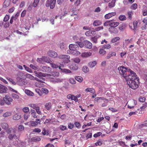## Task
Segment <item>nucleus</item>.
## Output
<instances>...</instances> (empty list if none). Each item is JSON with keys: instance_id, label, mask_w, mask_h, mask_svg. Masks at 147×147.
<instances>
[{"instance_id": "nucleus-1", "label": "nucleus", "mask_w": 147, "mask_h": 147, "mask_svg": "<svg viewBox=\"0 0 147 147\" xmlns=\"http://www.w3.org/2000/svg\"><path fill=\"white\" fill-rule=\"evenodd\" d=\"M130 74L128 78H125L129 87L134 90L136 89L139 86V80L137 79L136 73L132 70H129Z\"/></svg>"}, {"instance_id": "nucleus-2", "label": "nucleus", "mask_w": 147, "mask_h": 147, "mask_svg": "<svg viewBox=\"0 0 147 147\" xmlns=\"http://www.w3.org/2000/svg\"><path fill=\"white\" fill-rule=\"evenodd\" d=\"M22 73L20 72L18 73V76L16 78L18 84L21 86L26 85L27 84V81L26 80L22 78Z\"/></svg>"}, {"instance_id": "nucleus-3", "label": "nucleus", "mask_w": 147, "mask_h": 147, "mask_svg": "<svg viewBox=\"0 0 147 147\" xmlns=\"http://www.w3.org/2000/svg\"><path fill=\"white\" fill-rule=\"evenodd\" d=\"M118 69L119 71V74L125 78H127V76H126V71L127 68L121 66L118 68Z\"/></svg>"}, {"instance_id": "nucleus-4", "label": "nucleus", "mask_w": 147, "mask_h": 147, "mask_svg": "<svg viewBox=\"0 0 147 147\" xmlns=\"http://www.w3.org/2000/svg\"><path fill=\"white\" fill-rule=\"evenodd\" d=\"M59 59H62L63 61V62L62 64H65V63H68L70 61V56L68 55H58L57 57Z\"/></svg>"}, {"instance_id": "nucleus-5", "label": "nucleus", "mask_w": 147, "mask_h": 147, "mask_svg": "<svg viewBox=\"0 0 147 147\" xmlns=\"http://www.w3.org/2000/svg\"><path fill=\"white\" fill-rule=\"evenodd\" d=\"M56 0H47L45 5L47 7H50L51 9H53L55 6Z\"/></svg>"}, {"instance_id": "nucleus-6", "label": "nucleus", "mask_w": 147, "mask_h": 147, "mask_svg": "<svg viewBox=\"0 0 147 147\" xmlns=\"http://www.w3.org/2000/svg\"><path fill=\"white\" fill-rule=\"evenodd\" d=\"M3 100L5 102V104L8 105L11 104V102L13 101L12 98L9 95H5V97L3 98Z\"/></svg>"}, {"instance_id": "nucleus-7", "label": "nucleus", "mask_w": 147, "mask_h": 147, "mask_svg": "<svg viewBox=\"0 0 147 147\" xmlns=\"http://www.w3.org/2000/svg\"><path fill=\"white\" fill-rule=\"evenodd\" d=\"M34 73L35 74V75L36 76L44 81L45 80V79L43 77H45L46 76V74L40 72H37L36 71H34Z\"/></svg>"}, {"instance_id": "nucleus-8", "label": "nucleus", "mask_w": 147, "mask_h": 147, "mask_svg": "<svg viewBox=\"0 0 147 147\" xmlns=\"http://www.w3.org/2000/svg\"><path fill=\"white\" fill-rule=\"evenodd\" d=\"M48 54L50 57L54 58H57L58 57V54H57V53L52 51H49L48 52Z\"/></svg>"}, {"instance_id": "nucleus-9", "label": "nucleus", "mask_w": 147, "mask_h": 147, "mask_svg": "<svg viewBox=\"0 0 147 147\" xmlns=\"http://www.w3.org/2000/svg\"><path fill=\"white\" fill-rule=\"evenodd\" d=\"M116 14L115 12H112L109 13L107 14H106L104 16V17L106 19H109L115 16Z\"/></svg>"}, {"instance_id": "nucleus-10", "label": "nucleus", "mask_w": 147, "mask_h": 147, "mask_svg": "<svg viewBox=\"0 0 147 147\" xmlns=\"http://www.w3.org/2000/svg\"><path fill=\"white\" fill-rule=\"evenodd\" d=\"M109 31L112 34H117L118 32V30L113 27H110L109 29Z\"/></svg>"}, {"instance_id": "nucleus-11", "label": "nucleus", "mask_w": 147, "mask_h": 147, "mask_svg": "<svg viewBox=\"0 0 147 147\" xmlns=\"http://www.w3.org/2000/svg\"><path fill=\"white\" fill-rule=\"evenodd\" d=\"M8 89L5 86L0 84V93H5Z\"/></svg>"}, {"instance_id": "nucleus-12", "label": "nucleus", "mask_w": 147, "mask_h": 147, "mask_svg": "<svg viewBox=\"0 0 147 147\" xmlns=\"http://www.w3.org/2000/svg\"><path fill=\"white\" fill-rule=\"evenodd\" d=\"M68 48L69 50L71 51H75L78 48V45L75 44H70L69 45Z\"/></svg>"}, {"instance_id": "nucleus-13", "label": "nucleus", "mask_w": 147, "mask_h": 147, "mask_svg": "<svg viewBox=\"0 0 147 147\" xmlns=\"http://www.w3.org/2000/svg\"><path fill=\"white\" fill-rule=\"evenodd\" d=\"M84 44L86 48L91 49L92 47V44L90 42L87 40L84 41Z\"/></svg>"}, {"instance_id": "nucleus-14", "label": "nucleus", "mask_w": 147, "mask_h": 147, "mask_svg": "<svg viewBox=\"0 0 147 147\" xmlns=\"http://www.w3.org/2000/svg\"><path fill=\"white\" fill-rule=\"evenodd\" d=\"M92 53L90 52H84L81 54V56L83 58H87L91 56Z\"/></svg>"}, {"instance_id": "nucleus-15", "label": "nucleus", "mask_w": 147, "mask_h": 147, "mask_svg": "<svg viewBox=\"0 0 147 147\" xmlns=\"http://www.w3.org/2000/svg\"><path fill=\"white\" fill-rule=\"evenodd\" d=\"M50 64H51V67L55 68V69H57V68H59V69H61V67H64V65L63 64H60L61 66H58V65H56L55 64H54L53 63H50Z\"/></svg>"}, {"instance_id": "nucleus-16", "label": "nucleus", "mask_w": 147, "mask_h": 147, "mask_svg": "<svg viewBox=\"0 0 147 147\" xmlns=\"http://www.w3.org/2000/svg\"><path fill=\"white\" fill-rule=\"evenodd\" d=\"M67 97L68 99H71L72 100H74L75 102H78V98L75 97V96L73 95L68 94Z\"/></svg>"}, {"instance_id": "nucleus-17", "label": "nucleus", "mask_w": 147, "mask_h": 147, "mask_svg": "<svg viewBox=\"0 0 147 147\" xmlns=\"http://www.w3.org/2000/svg\"><path fill=\"white\" fill-rule=\"evenodd\" d=\"M69 68L71 70L73 71H76L78 69V65L76 64H72L70 65Z\"/></svg>"}, {"instance_id": "nucleus-18", "label": "nucleus", "mask_w": 147, "mask_h": 147, "mask_svg": "<svg viewBox=\"0 0 147 147\" xmlns=\"http://www.w3.org/2000/svg\"><path fill=\"white\" fill-rule=\"evenodd\" d=\"M110 27H116L119 24V23L118 22H114L113 20H111Z\"/></svg>"}, {"instance_id": "nucleus-19", "label": "nucleus", "mask_w": 147, "mask_h": 147, "mask_svg": "<svg viewBox=\"0 0 147 147\" xmlns=\"http://www.w3.org/2000/svg\"><path fill=\"white\" fill-rule=\"evenodd\" d=\"M51 103L50 102H49L45 104V107L47 110L49 111L51 108Z\"/></svg>"}, {"instance_id": "nucleus-20", "label": "nucleus", "mask_w": 147, "mask_h": 147, "mask_svg": "<svg viewBox=\"0 0 147 147\" xmlns=\"http://www.w3.org/2000/svg\"><path fill=\"white\" fill-rule=\"evenodd\" d=\"M95 31L89 30L85 33V35L87 36H92V34H95Z\"/></svg>"}, {"instance_id": "nucleus-21", "label": "nucleus", "mask_w": 147, "mask_h": 147, "mask_svg": "<svg viewBox=\"0 0 147 147\" xmlns=\"http://www.w3.org/2000/svg\"><path fill=\"white\" fill-rule=\"evenodd\" d=\"M115 0H112L111 2L109 3L108 6L109 8H111L115 6Z\"/></svg>"}, {"instance_id": "nucleus-22", "label": "nucleus", "mask_w": 147, "mask_h": 147, "mask_svg": "<svg viewBox=\"0 0 147 147\" xmlns=\"http://www.w3.org/2000/svg\"><path fill=\"white\" fill-rule=\"evenodd\" d=\"M116 53L115 52H112L107 54V59H108L113 56H116Z\"/></svg>"}, {"instance_id": "nucleus-23", "label": "nucleus", "mask_w": 147, "mask_h": 147, "mask_svg": "<svg viewBox=\"0 0 147 147\" xmlns=\"http://www.w3.org/2000/svg\"><path fill=\"white\" fill-rule=\"evenodd\" d=\"M126 25L125 24H123L119 26V28L120 30L123 31L126 28Z\"/></svg>"}, {"instance_id": "nucleus-24", "label": "nucleus", "mask_w": 147, "mask_h": 147, "mask_svg": "<svg viewBox=\"0 0 147 147\" xmlns=\"http://www.w3.org/2000/svg\"><path fill=\"white\" fill-rule=\"evenodd\" d=\"M102 24L101 22L99 20H95L93 23V25L95 26H97L100 25Z\"/></svg>"}, {"instance_id": "nucleus-25", "label": "nucleus", "mask_w": 147, "mask_h": 147, "mask_svg": "<svg viewBox=\"0 0 147 147\" xmlns=\"http://www.w3.org/2000/svg\"><path fill=\"white\" fill-rule=\"evenodd\" d=\"M50 75L54 77H57L59 75V73L57 72H53L51 73Z\"/></svg>"}, {"instance_id": "nucleus-26", "label": "nucleus", "mask_w": 147, "mask_h": 147, "mask_svg": "<svg viewBox=\"0 0 147 147\" xmlns=\"http://www.w3.org/2000/svg\"><path fill=\"white\" fill-rule=\"evenodd\" d=\"M41 140V138L38 136H36L32 138V140L33 142H37Z\"/></svg>"}, {"instance_id": "nucleus-27", "label": "nucleus", "mask_w": 147, "mask_h": 147, "mask_svg": "<svg viewBox=\"0 0 147 147\" xmlns=\"http://www.w3.org/2000/svg\"><path fill=\"white\" fill-rule=\"evenodd\" d=\"M1 127L2 129L6 130L8 129V125L6 123H2L1 124Z\"/></svg>"}, {"instance_id": "nucleus-28", "label": "nucleus", "mask_w": 147, "mask_h": 147, "mask_svg": "<svg viewBox=\"0 0 147 147\" xmlns=\"http://www.w3.org/2000/svg\"><path fill=\"white\" fill-rule=\"evenodd\" d=\"M40 0H34L32 4V6L34 7H36L38 5Z\"/></svg>"}, {"instance_id": "nucleus-29", "label": "nucleus", "mask_w": 147, "mask_h": 147, "mask_svg": "<svg viewBox=\"0 0 147 147\" xmlns=\"http://www.w3.org/2000/svg\"><path fill=\"white\" fill-rule=\"evenodd\" d=\"M26 77L27 78L30 79L31 80H34V78H35L29 74H26Z\"/></svg>"}, {"instance_id": "nucleus-30", "label": "nucleus", "mask_w": 147, "mask_h": 147, "mask_svg": "<svg viewBox=\"0 0 147 147\" xmlns=\"http://www.w3.org/2000/svg\"><path fill=\"white\" fill-rule=\"evenodd\" d=\"M96 64V61L93 62H91L89 63V67L91 68H93L94 67Z\"/></svg>"}, {"instance_id": "nucleus-31", "label": "nucleus", "mask_w": 147, "mask_h": 147, "mask_svg": "<svg viewBox=\"0 0 147 147\" xmlns=\"http://www.w3.org/2000/svg\"><path fill=\"white\" fill-rule=\"evenodd\" d=\"M6 79H7V80L9 81V82H11V83L13 85H15L16 84V82H15V81L13 79L9 77L6 78Z\"/></svg>"}, {"instance_id": "nucleus-32", "label": "nucleus", "mask_w": 147, "mask_h": 147, "mask_svg": "<svg viewBox=\"0 0 147 147\" xmlns=\"http://www.w3.org/2000/svg\"><path fill=\"white\" fill-rule=\"evenodd\" d=\"M60 47L61 50H65L67 48V46L66 45L63 43H61L60 45Z\"/></svg>"}, {"instance_id": "nucleus-33", "label": "nucleus", "mask_w": 147, "mask_h": 147, "mask_svg": "<svg viewBox=\"0 0 147 147\" xmlns=\"http://www.w3.org/2000/svg\"><path fill=\"white\" fill-rule=\"evenodd\" d=\"M99 53L102 55H104L106 54V51L103 49H101L99 50Z\"/></svg>"}, {"instance_id": "nucleus-34", "label": "nucleus", "mask_w": 147, "mask_h": 147, "mask_svg": "<svg viewBox=\"0 0 147 147\" xmlns=\"http://www.w3.org/2000/svg\"><path fill=\"white\" fill-rule=\"evenodd\" d=\"M25 93L27 95L30 96H33V93L28 90H25Z\"/></svg>"}, {"instance_id": "nucleus-35", "label": "nucleus", "mask_w": 147, "mask_h": 147, "mask_svg": "<svg viewBox=\"0 0 147 147\" xmlns=\"http://www.w3.org/2000/svg\"><path fill=\"white\" fill-rule=\"evenodd\" d=\"M119 18L120 20L123 21L126 20V18L124 15H121L119 16Z\"/></svg>"}, {"instance_id": "nucleus-36", "label": "nucleus", "mask_w": 147, "mask_h": 147, "mask_svg": "<svg viewBox=\"0 0 147 147\" xmlns=\"http://www.w3.org/2000/svg\"><path fill=\"white\" fill-rule=\"evenodd\" d=\"M86 91L93 93L94 92V90L93 88H88L86 89Z\"/></svg>"}, {"instance_id": "nucleus-37", "label": "nucleus", "mask_w": 147, "mask_h": 147, "mask_svg": "<svg viewBox=\"0 0 147 147\" xmlns=\"http://www.w3.org/2000/svg\"><path fill=\"white\" fill-rule=\"evenodd\" d=\"M20 118V115L18 114H16L13 116V119L15 120H18Z\"/></svg>"}, {"instance_id": "nucleus-38", "label": "nucleus", "mask_w": 147, "mask_h": 147, "mask_svg": "<svg viewBox=\"0 0 147 147\" xmlns=\"http://www.w3.org/2000/svg\"><path fill=\"white\" fill-rule=\"evenodd\" d=\"M41 82H36L35 83V86L37 87L40 88L42 87L43 84Z\"/></svg>"}, {"instance_id": "nucleus-39", "label": "nucleus", "mask_w": 147, "mask_h": 147, "mask_svg": "<svg viewBox=\"0 0 147 147\" xmlns=\"http://www.w3.org/2000/svg\"><path fill=\"white\" fill-rule=\"evenodd\" d=\"M16 32L17 34H20L22 36H26L27 35V34L28 33V32H26V33L25 34V33H23L22 32H20L18 30H16Z\"/></svg>"}, {"instance_id": "nucleus-40", "label": "nucleus", "mask_w": 147, "mask_h": 147, "mask_svg": "<svg viewBox=\"0 0 147 147\" xmlns=\"http://www.w3.org/2000/svg\"><path fill=\"white\" fill-rule=\"evenodd\" d=\"M138 5L136 3H134L130 7V9L132 10H136L137 8Z\"/></svg>"}, {"instance_id": "nucleus-41", "label": "nucleus", "mask_w": 147, "mask_h": 147, "mask_svg": "<svg viewBox=\"0 0 147 147\" xmlns=\"http://www.w3.org/2000/svg\"><path fill=\"white\" fill-rule=\"evenodd\" d=\"M31 112L32 116V117H33L34 118H36V113L35 111V110H31Z\"/></svg>"}, {"instance_id": "nucleus-42", "label": "nucleus", "mask_w": 147, "mask_h": 147, "mask_svg": "<svg viewBox=\"0 0 147 147\" xmlns=\"http://www.w3.org/2000/svg\"><path fill=\"white\" fill-rule=\"evenodd\" d=\"M133 11H128L127 12V14L129 19H131L132 16L133 15Z\"/></svg>"}, {"instance_id": "nucleus-43", "label": "nucleus", "mask_w": 147, "mask_h": 147, "mask_svg": "<svg viewBox=\"0 0 147 147\" xmlns=\"http://www.w3.org/2000/svg\"><path fill=\"white\" fill-rule=\"evenodd\" d=\"M75 80H76L78 81L81 82L82 81V78L80 76H78L75 77Z\"/></svg>"}, {"instance_id": "nucleus-44", "label": "nucleus", "mask_w": 147, "mask_h": 147, "mask_svg": "<svg viewBox=\"0 0 147 147\" xmlns=\"http://www.w3.org/2000/svg\"><path fill=\"white\" fill-rule=\"evenodd\" d=\"M41 59H43V61H44L45 62H46L47 63H49L50 61V59L47 57H43Z\"/></svg>"}, {"instance_id": "nucleus-45", "label": "nucleus", "mask_w": 147, "mask_h": 147, "mask_svg": "<svg viewBox=\"0 0 147 147\" xmlns=\"http://www.w3.org/2000/svg\"><path fill=\"white\" fill-rule=\"evenodd\" d=\"M82 70L84 73H86L88 72L89 71V69L87 66H84L83 69H82Z\"/></svg>"}, {"instance_id": "nucleus-46", "label": "nucleus", "mask_w": 147, "mask_h": 147, "mask_svg": "<svg viewBox=\"0 0 147 147\" xmlns=\"http://www.w3.org/2000/svg\"><path fill=\"white\" fill-rule=\"evenodd\" d=\"M11 115V113L9 112H6L3 114V116L4 117H6L10 116Z\"/></svg>"}, {"instance_id": "nucleus-47", "label": "nucleus", "mask_w": 147, "mask_h": 147, "mask_svg": "<svg viewBox=\"0 0 147 147\" xmlns=\"http://www.w3.org/2000/svg\"><path fill=\"white\" fill-rule=\"evenodd\" d=\"M69 82L72 84H75L76 83L75 80L72 78H70L69 79Z\"/></svg>"}, {"instance_id": "nucleus-48", "label": "nucleus", "mask_w": 147, "mask_h": 147, "mask_svg": "<svg viewBox=\"0 0 147 147\" xmlns=\"http://www.w3.org/2000/svg\"><path fill=\"white\" fill-rule=\"evenodd\" d=\"M111 48V46L109 44L103 46L102 49H109Z\"/></svg>"}, {"instance_id": "nucleus-49", "label": "nucleus", "mask_w": 147, "mask_h": 147, "mask_svg": "<svg viewBox=\"0 0 147 147\" xmlns=\"http://www.w3.org/2000/svg\"><path fill=\"white\" fill-rule=\"evenodd\" d=\"M74 125H75V127L79 129L81 127V124L79 122L75 121L74 122Z\"/></svg>"}, {"instance_id": "nucleus-50", "label": "nucleus", "mask_w": 147, "mask_h": 147, "mask_svg": "<svg viewBox=\"0 0 147 147\" xmlns=\"http://www.w3.org/2000/svg\"><path fill=\"white\" fill-rule=\"evenodd\" d=\"M31 125L32 127H36L38 123L36 122H35L34 121H32L30 122Z\"/></svg>"}, {"instance_id": "nucleus-51", "label": "nucleus", "mask_w": 147, "mask_h": 147, "mask_svg": "<svg viewBox=\"0 0 147 147\" xmlns=\"http://www.w3.org/2000/svg\"><path fill=\"white\" fill-rule=\"evenodd\" d=\"M61 70V71H62L63 72L65 73H71V71L70 70L67 69H60Z\"/></svg>"}, {"instance_id": "nucleus-52", "label": "nucleus", "mask_w": 147, "mask_h": 147, "mask_svg": "<svg viewBox=\"0 0 147 147\" xmlns=\"http://www.w3.org/2000/svg\"><path fill=\"white\" fill-rule=\"evenodd\" d=\"M59 128L61 131H64L67 129L66 127L63 125H60L59 126Z\"/></svg>"}, {"instance_id": "nucleus-53", "label": "nucleus", "mask_w": 147, "mask_h": 147, "mask_svg": "<svg viewBox=\"0 0 147 147\" xmlns=\"http://www.w3.org/2000/svg\"><path fill=\"white\" fill-rule=\"evenodd\" d=\"M119 39L120 38H119V37H114L112 39V40H111V42L114 43L119 40Z\"/></svg>"}, {"instance_id": "nucleus-54", "label": "nucleus", "mask_w": 147, "mask_h": 147, "mask_svg": "<svg viewBox=\"0 0 147 147\" xmlns=\"http://www.w3.org/2000/svg\"><path fill=\"white\" fill-rule=\"evenodd\" d=\"M75 43L78 44V45H79V46H80V47L82 48L84 47V45L83 43L79 41H77L75 42Z\"/></svg>"}, {"instance_id": "nucleus-55", "label": "nucleus", "mask_w": 147, "mask_h": 147, "mask_svg": "<svg viewBox=\"0 0 147 147\" xmlns=\"http://www.w3.org/2000/svg\"><path fill=\"white\" fill-rule=\"evenodd\" d=\"M28 106L29 107H30L34 109L37 107H38L36 106V105L35 104H30L28 105Z\"/></svg>"}, {"instance_id": "nucleus-56", "label": "nucleus", "mask_w": 147, "mask_h": 147, "mask_svg": "<svg viewBox=\"0 0 147 147\" xmlns=\"http://www.w3.org/2000/svg\"><path fill=\"white\" fill-rule=\"evenodd\" d=\"M142 13L143 16H147V8L143 9L142 10Z\"/></svg>"}, {"instance_id": "nucleus-57", "label": "nucleus", "mask_w": 147, "mask_h": 147, "mask_svg": "<svg viewBox=\"0 0 147 147\" xmlns=\"http://www.w3.org/2000/svg\"><path fill=\"white\" fill-rule=\"evenodd\" d=\"M30 67L34 70H37L38 69V68L37 66H35L32 64L30 65Z\"/></svg>"}, {"instance_id": "nucleus-58", "label": "nucleus", "mask_w": 147, "mask_h": 147, "mask_svg": "<svg viewBox=\"0 0 147 147\" xmlns=\"http://www.w3.org/2000/svg\"><path fill=\"white\" fill-rule=\"evenodd\" d=\"M33 132H34L39 133L41 132V129L38 128H35L33 129Z\"/></svg>"}, {"instance_id": "nucleus-59", "label": "nucleus", "mask_w": 147, "mask_h": 147, "mask_svg": "<svg viewBox=\"0 0 147 147\" xmlns=\"http://www.w3.org/2000/svg\"><path fill=\"white\" fill-rule=\"evenodd\" d=\"M16 136V135L15 134H10V135H9L8 138L9 139H10V140H12L13 138Z\"/></svg>"}, {"instance_id": "nucleus-60", "label": "nucleus", "mask_w": 147, "mask_h": 147, "mask_svg": "<svg viewBox=\"0 0 147 147\" xmlns=\"http://www.w3.org/2000/svg\"><path fill=\"white\" fill-rule=\"evenodd\" d=\"M111 22V20L107 21L104 24V26H110Z\"/></svg>"}, {"instance_id": "nucleus-61", "label": "nucleus", "mask_w": 147, "mask_h": 147, "mask_svg": "<svg viewBox=\"0 0 147 147\" xmlns=\"http://www.w3.org/2000/svg\"><path fill=\"white\" fill-rule=\"evenodd\" d=\"M11 96H12V97L14 98L18 99L19 98V96L16 94L12 93Z\"/></svg>"}, {"instance_id": "nucleus-62", "label": "nucleus", "mask_w": 147, "mask_h": 147, "mask_svg": "<svg viewBox=\"0 0 147 147\" xmlns=\"http://www.w3.org/2000/svg\"><path fill=\"white\" fill-rule=\"evenodd\" d=\"M24 129V126L22 125H20L18 126V130L20 131H23Z\"/></svg>"}, {"instance_id": "nucleus-63", "label": "nucleus", "mask_w": 147, "mask_h": 147, "mask_svg": "<svg viewBox=\"0 0 147 147\" xmlns=\"http://www.w3.org/2000/svg\"><path fill=\"white\" fill-rule=\"evenodd\" d=\"M80 0H76L74 3V5L76 6H78L80 4Z\"/></svg>"}, {"instance_id": "nucleus-64", "label": "nucleus", "mask_w": 147, "mask_h": 147, "mask_svg": "<svg viewBox=\"0 0 147 147\" xmlns=\"http://www.w3.org/2000/svg\"><path fill=\"white\" fill-rule=\"evenodd\" d=\"M73 127H74V124L71 123H70L68 124V126H67V127H68V128L71 129H72L73 128Z\"/></svg>"}]
</instances>
